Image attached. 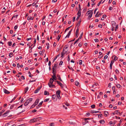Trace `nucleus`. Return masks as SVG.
<instances>
[{"label": "nucleus", "mask_w": 126, "mask_h": 126, "mask_svg": "<svg viewBox=\"0 0 126 126\" xmlns=\"http://www.w3.org/2000/svg\"><path fill=\"white\" fill-rule=\"evenodd\" d=\"M5 111V110H3L0 112V116L1 115V114Z\"/></svg>", "instance_id": "obj_35"}, {"label": "nucleus", "mask_w": 126, "mask_h": 126, "mask_svg": "<svg viewBox=\"0 0 126 126\" xmlns=\"http://www.w3.org/2000/svg\"><path fill=\"white\" fill-rule=\"evenodd\" d=\"M92 12V13H93V10L88 11L87 12H88V14H91Z\"/></svg>", "instance_id": "obj_29"}, {"label": "nucleus", "mask_w": 126, "mask_h": 126, "mask_svg": "<svg viewBox=\"0 0 126 126\" xmlns=\"http://www.w3.org/2000/svg\"><path fill=\"white\" fill-rule=\"evenodd\" d=\"M34 17H31V16L30 17L28 16L27 17V20H30L31 19L33 20V19Z\"/></svg>", "instance_id": "obj_15"}, {"label": "nucleus", "mask_w": 126, "mask_h": 126, "mask_svg": "<svg viewBox=\"0 0 126 126\" xmlns=\"http://www.w3.org/2000/svg\"><path fill=\"white\" fill-rule=\"evenodd\" d=\"M82 61L81 60L79 61V64L80 65H81L82 64Z\"/></svg>", "instance_id": "obj_54"}, {"label": "nucleus", "mask_w": 126, "mask_h": 126, "mask_svg": "<svg viewBox=\"0 0 126 126\" xmlns=\"http://www.w3.org/2000/svg\"><path fill=\"white\" fill-rule=\"evenodd\" d=\"M32 100V98H30L28 99L26 101L28 102V103H29L31 102Z\"/></svg>", "instance_id": "obj_11"}, {"label": "nucleus", "mask_w": 126, "mask_h": 126, "mask_svg": "<svg viewBox=\"0 0 126 126\" xmlns=\"http://www.w3.org/2000/svg\"><path fill=\"white\" fill-rule=\"evenodd\" d=\"M61 91L60 90H58L56 92V95L57 97H58V99H60L61 98V97L60 95V94Z\"/></svg>", "instance_id": "obj_1"}, {"label": "nucleus", "mask_w": 126, "mask_h": 126, "mask_svg": "<svg viewBox=\"0 0 126 126\" xmlns=\"http://www.w3.org/2000/svg\"><path fill=\"white\" fill-rule=\"evenodd\" d=\"M83 34V32H82V33H81V34H80V37H79V38L78 39H81V37L82 36Z\"/></svg>", "instance_id": "obj_33"}, {"label": "nucleus", "mask_w": 126, "mask_h": 126, "mask_svg": "<svg viewBox=\"0 0 126 126\" xmlns=\"http://www.w3.org/2000/svg\"><path fill=\"white\" fill-rule=\"evenodd\" d=\"M79 39H78L77 40H76L74 42V45L75 44H76L79 40Z\"/></svg>", "instance_id": "obj_46"}, {"label": "nucleus", "mask_w": 126, "mask_h": 126, "mask_svg": "<svg viewBox=\"0 0 126 126\" xmlns=\"http://www.w3.org/2000/svg\"><path fill=\"white\" fill-rule=\"evenodd\" d=\"M54 81V80L52 79V78H50L49 82L48 83V84H52L53 83Z\"/></svg>", "instance_id": "obj_5"}, {"label": "nucleus", "mask_w": 126, "mask_h": 126, "mask_svg": "<svg viewBox=\"0 0 126 126\" xmlns=\"http://www.w3.org/2000/svg\"><path fill=\"white\" fill-rule=\"evenodd\" d=\"M35 46V45L34 44H32V45L30 48L31 49H32L33 48V47Z\"/></svg>", "instance_id": "obj_39"}, {"label": "nucleus", "mask_w": 126, "mask_h": 126, "mask_svg": "<svg viewBox=\"0 0 126 126\" xmlns=\"http://www.w3.org/2000/svg\"><path fill=\"white\" fill-rule=\"evenodd\" d=\"M71 34V33H70V32H68V34H67V35H66V37H65V38L66 37H67L68 38L70 35Z\"/></svg>", "instance_id": "obj_26"}, {"label": "nucleus", "mask_w": 126, "mask_h": 126, "mask_svg": "<svg viewBox=\"0 0 126 126\" xmlns=\"http://www.w3.org/2000/svg\"><path fill=\"white\" fill-rule=\"evenodd\" d=\"M49 126H54V123H52L50 124Z\"/></svg>", "instance_id": "obj_43"}, {"label": "nucleus", "mask_w": 126, "mask_h": 126, "mask_svg": "<svg viewBox=\"0 0 126 126\" xmlns=\"http://www.w3.org/2000/svg\"><path fill=\"white\" fill-rule=\"evenodd\" d=\"M52 77L53 78L52 79H53V80H56V76H52Z\"/></svg>", "instance_id": "obj_41"}, {"label": "nucleus", "mask_w": 126, "mask_h": 126, "mask_svg": "<svg viewBox=\"0 0 126 126\" xmlns=\"http://www.w3.org/2000/svg\"><path fill=\"white\" fill-rule=\"evenodd\" d=\"M49 98H47V99L44 100V102H46L48 101H49Z\"/></svg>", "instance_id": "obj_45"}, {"label": "nucleus", "mask_w": 126, "mask_h": 126, "mask_svg": "<svg viewBox=\"0 0 126 126\" xmlns=\"http://www.w3.org/2000/svg\"><path fill=\"white\" fill-rule=\"evenodd\" d=\"M122 121H121V120L119 121V123L117 125V126H120V125L122 123Z\"/></svg>", "instance_id": "obj_34"}, {"label": "nucleus", "mask_w": 126, "mask_h": 126, "mask_svg": "<svg viewBox=\"0 0 126 126\" xmlns=\"http://www.w3.org/2000/svg\"><path fill=\"white\" fill-rule=\"evenodd\" d=\"M56 82H57L58 84H59L60 86L62 88H63V86L62 84L59 81H57Z\"/></svg>", "instance_id": "obj_4"}, {"label": "nucleus", "mask_w": 126, "mask_h": 126, "mask_svg": "<svg viewBox=\"0 0 126 126\" xmlns=\"http://www.w3.org/2000/svg\"><path fill=\"white\" fill-rule=\"evenodd\" d=\"M61 37V35L59 34L58 35L57 37V39L58 40V41L60 39V37Z\"/></svg>", "instance_id": "obj_31"}, {"label": "nucleus", "mask_w": 126, "mask_h": 126, "mask_svg": "<svg viewBox=\"0 0 126 126\" xmlns=\"http://www.w3.org/2000/svg\"><path fill=\"white\" fill-rule=\"evenodd\" d=\"M63 63V62L62 61H61L60 62V63H59V65H61Z\"/></svg>", "instance_id": "obj_60"}, {"label": "nucleus", "mask_w": 126, "mask_h": 126, "mask_svg": "<svg viewBox=\"0 0 126 126\" xmlns=\"http://www.w3.org/2000/svg\"><path fill=\"white\" fill-rule=\"evenodd\" d=\"M79 84V83L78 81H76L75 82V85L76 86H78Z\"/></svg>", "instance_id": "obj_44"}, {"label": "nucleus", "mask_w": 126, "mask_h": 126, "mask_svg": "<svg viewBox=\"0 0 126 126\" xmlns=\"http://www.w3.org/2000/svg\"><path fill=\"white\" fill-rule=\"evenodd\" d=\"M111 23H112V26L113 25H115V24H116L115 22V21H112L111 22Z\"/></svg>", "instance_id": "obj_57"}, {"label": "nucleus", "mask_w": 126, "mask_h": 126, "mask_svg": "<svg viewBox=\"0 0 126 126\" xmlns=\"http://www.w3.org/2000/svg\"><path fill=\"white\" fill-rule=\"evenodd\" d=\"M95 42H98V39L96 38L94 39Z\"/></svg>", "instance_id": "obj_51"}, {"label": "nucleus", "mask_w": 126, "mask_h": 126, "mask_svg": "<svg viewBox=\"0 0 126 126\" xmlns=\"http://www.w3.org/2000/svg\"><path fill=\"white\" fill-rule=\"evenodd\" d=\"M82 43L81 42L79 43V47H81L82 46Z\"/></svg>", "instance_id": "obj_50"}, {"label": "nucleus", "mask_w": 126, "mask_h": 126, "mask_svg": "<svg viewBox=\"0 0 126 126\" xmlns=\"http://www.w3.org/2000/svg\"><path fill=\"white\" fill-rule=\"evenodd\" d=\"M21 78L23 80H24L25 79L24 76H21Z\"/></svg>", "instance_id": "obj_63"}, {"label": "nucleus", "mask_w": 126, "mask_h": 126, "mask_svg": "<svg viewBox=\"0 0 126 126\" xmlns=\"http://www.w3.org/2000/svg\"><path fill=\"white\" fill-rule=\"evenodd\" d=\"M29 103H28V102L26 101V102L24 103V106H26Z\"/></svg>", "instance_id": "obj_47"}, {"label": "nucleus", "mask_w": 126, "mask_h": 126, "mask_svg": "<svg viewBox=\"0 0 126 126\" xmlns=\"http://www.w3.org/2000/svg\"><path fill=\"white\" fill-rule=\"evenodd\" d=\"M14 104L11 105L10 106V109H12L14 107Z\"/></svg>", "instance_id": "obj_61"}, {"label": "nucleus", "mask_w": 126, "mask_h": 126, "mask_svg": "<svg viewBox=\"0 0 126 126\" xmlns=\"http://www.w3.org/2000/svg\"><path fill=\"white\" fill-rule=\"evenodd\" d=\"M41 88H40L39 87L34 92V93H37L41 89Z\"/></svg>", "instance_id": "obj_10"}, {"label": "nucleus", "mask_w": 126, "mask_h": 126, "mask_svg": "<svg viewBox=\"0 0 126 126\" xmlns=\"http://www.w3.org/2000/svg\"><path fill=\"white\" fill-rule=\"evenodd\" d=\"M58 64H55L54 65L52 68H54L56 70L57 67V66Z\"/></svg>", "instance_id": "obj_24"}, {"label": "nucleus", "mask_w": 126, "mask_h": 126, "mask_svg": "<svg viewBox=\"0 0 126 126\" xmlns=\"http://www.w3.org/2000/svg\"><path fill=\"white\" fill-rule=\"evenodd\" d=\"M90 119L89 118H84V120L85 121H86L87 120H90Z\"/></svg>", "instance_id": "obj_59"}, {"label": "nucleus", "mask_w": 126, "mask_h": 126, "mask_svg": "<svg viewBox=\"0 0 126 126\" xmlns=\"http://www.w3.org/2000/svg\"><path fill=\"white\" fill-rule=\"evenodd\" d=\"M36 106L33 104V105H32L31 107H30V109H32L34 107Z\"/></svg>", "instance_id": "obj_48"}, {"label": "nucleus", "mask_w": 126, "mask_h": 126, "mask_svg": "<svg viewBox=\"0 0 126 126\" xmlns=\"http://www.w3.org/2000/svg\"><path fill=\"white\" fill-rule=\"evenodd\" d=\"M99 122L101 124H103L105 123V121L103 120H100V121Z\"/></svg>", "instance_id": "obj_23"}, {"label": "nucleus", "mask_w": 126, "mask_h": 126, "mask_svg": "<svg viewBox=\"0 0 126 126\" xmlns=\"http://www.w3.org/2000/svg\"><path fill=\"white\" fill-rule=\"evenodd\" d=\"M4 93L6 94H8L10 93V92L8 91L7 90L5 89H4Z\"/></svg>", "instance_id": "obj_8"}, {"label": "nucleus", "mask_w": 126, "mask_h": 126, "mask_svg": "<svg viewBox=\"0 0 126 126\" xmlns=\"http://www.w3.org/2000/svg\"><path fill=\"white\" fill-rule=\"evenodd\" d=\"M28 88H29L28 87H27L25 88L24 91L25 94H26L28 90Z\"/></svg>", "instance_id": "obj_17"}, {"label": "nucleus", "mask_w": 126, "mask_h": 126, "mask_svg": "<svg viewBox=\"0 0 126 126\" xmlns=\"http://www.w3.org/2000/svg\"><path fill=\"white\" fill-rule=\"evenodd\" d=\"M44 94L45 95H49V93L46 91H45L44 92Z\"/></svg>", "instance_id": "obj_14"}, {"label": "nucleus", "mask_w": 126, "mask_h": 126, "mask_svg": "<svg viewBox=\"0 0 126 126\" xmlns=\"http://www.w3.org/2000/svg\"><path fill=\"white\" fill-rule=\"evenodd\" d=\"M102 1V0H100L99 2L98 3V4H97V5L98 6H99V5H100V4L101 3V2Z\"/></svg>", "instance_id": "obj_49"}, {"label": "nucleus", "mask_w": 126, "mask_h": 126, "mask_svg": "<svg viewBox=\"0 0 126 126\" xmlns=\"http://www.w3.org/2000/svg\"><path fill=\"white\" fill-rule=\"evenodd\" d=\"M68 67L69 69H71L72 71H74V69H73L72 67H70V66H68Z\"/></svg>", "instance_id": "obj_40"}, {"label": "nucleus", "mask_w": 126, "mask_h": 126, "mask_svg": "<svg viewBox=\"0 0 126 126\" xmlns=\"http://www.w3.org/2000/svg\"><path fill=\"white\" fill-rule=\"evenodd\" d=\"M91 113H100V111H96L94 110H91Z\"/></svg>", "instance_id": "obj_16"}, {"label": "nucleus", "mask_w": 126, "mask_h": 126, "mask_svg": "<svg viewBox=\"0 0 126 126\" xmlns=\"http://www.w3.org/2000/svg\"><path fill=\"white\" fill-rule=\"evenodd\" d=\"M95 107V105L94 104L92 105L91 106V107L92 108H94Z\"/></svg>", "instance_id": "obj_58"}, {"label": "nucleus", "mask_w": 126, "mask_h": 126, "mask_svg": "<svg viewBox=\"0 0 126 126\" xmlns=\"http://www.w3.org/2000/svg\"><path fill=\"white\" fill-rule=\"evenodd\" d=\"M57 78H58V79L60 80V81H61L62 82H63V81L61 79V78L60 77V76L59 75L57 74Z\"/></svg>", "instance_id": "obj_9"}, {"label": "nucleus", "mask_w": 126, "mask_h": 126, "mask_svg": "<svg viewBox=\"0 0 126 126\" xmlns=\"http://www.w3.org/2000/svg\"><path fill=\"white\" fill-rule=\"evenodd\" d=\"M13 55V53L12 52L10 53L9 54V56L10 57H11Z\"/></svg>", "instance_id": "obj_30"}, {"label": "nucleus", "mask_w": 126, "mask_h": 126, "mask_svg": "<svg viewBox=\"0 0 126 126\" xmlns=\"http://www.w3.org/2000/svg\"><path fill=\"white\" fill-rule=\"evenodd\" d=\"M39 101V99H37L36 100L35 102L34 103V105L35 106H36L38 104V103Z\"/></svg>", "instance_id": "obj_7"}, {"label": "nucleus", "mask_w": 126, "mask_h": 126, "mask_svg": "<svg viewBox=\"0 0 126 126\" xmlns=\"http://www.w3.org/2000/svg\"><path fill=\"white\" fill-rule=\"evenodd\" d=\"M8 44L9 46H11L12 45V42L11 41L9 42H8Z\"/></svg>", "instance_id": "obj_32"}, {"label": "nucleus", "mask_w": 126, "mask_h": 126, "mask_svg": "<svg viewBox=\"0 0 126 126\" xmlns=\"http://www.w3.org/2000/svg\"><path fill=\"white\" fill-rule=\"evenodd\" d=\"M116 85L117 87L119 88H120L121 87V86L119 84H116Z\"/></svg>", "instance_id": "obj_27"}, {"label": "nucleus", "mask_w": 126, "mask_h": 126, "mask_svg": "<svg viewBox=\"0 0 126 126\" xmlns=\"http://www.w3.org/2000/svg\"><path fill=\"white\" fill-rule=\"evenodd\" d=\"M17 27H18V26L17 25H16L15 27H14V29L15 30H16L17 28Z\"/></svg>", "instance_id": "obj_64"}, {"label": "nucleus", "mask_w": 126, "mask_h": 126, "mask_svg": "<svg viewBox=\"0 0 126 126\" xmlns=\"http://www.w3.org/2000/svg\"><path fill=\"white\" fill-rule=\"evenodd\" d=\"M88 122H89L88 121H85V122H83L82 123V124H83V125H85V124H86V123H88Z\"/></svg>", "instance_id": "obj_53"}, {"label": "nucleus", "mask_w": 126, "mask_h": 126, "mask_svg": "<svg viewBox=\"0 0 126 126\" xmlns=\"http://www.w3.org/2000/svg\"><path fill=\"white\" fill-rule=\"evenodd\" d=\"M57 96L56 94H54L52 96V98L53 100L55 99L56 98H57Z\"/></svg>", "instance_id": "obj_13"}, {"label": "nucleus", "mask_w": 126, "mask_h": 126, "mask_svg": "<svg viewBox=\"0 0 126 126\" xmlns=\"http://www.w3.org/2000/svg\"><path fill=\"white\" fill-rule=\"evenodd\" d=\"M102 14H103V13H99V14L97 16H98V17H99L101 16L102 15Z\"/></svg>", "instance_id": "obj_56"}, {"label": "nucleus", "mask_w": 126, "mask_h": 126, "mask_svg": "<svg viewBox=\"0 0 126 126\" xmlns=\"http://www.w3.org/2000/svg\"><path fill=\"white\" fill-rule=\"evenodd\" d=\"M112 90L114 91H115V88L114 86H113L112 87Z\"/></svg>", "instance_id": "obj_55"}, {"label": "nucleus", "mask_w": 126, "mask_h": 126, "mask_svg": "<svg viewBox=\"0 0 126 126\" xmlns=\"http://www.w3.org/2000/svg\"><path fill=\"white\" fill-rule=\"evenodd\" d=\"M104 115H105V116H106V117L107 116V115L108 114V111H104Z\"/></svg>", "instance_id": "obj_20"}, {"label": "nucleus", "mask_w": 126, "mask_h": 126, "mask_svg": "<svg viewBox=\"0 0 126 126\" xmlns=\"http://www.w3.org/2000/svg\"><path fill=\"white\" fill-rule=\"evenodd\" d=\"M52 77L53 78L52 79H53V80H56V76H52Z\"/></svg>", "instance_id": "obj_42"}, {"label": "nucleus", "mask_w": 126, "mask_h": 126, "mask_svg": "<svg viewBox=\"0 0 126 126\" xmlns=\"http://www.w3.org/2000/svg\"><path fill=\"white\" fill-rule=\"evenodd\" d=\"M67 51L65 52L64 53H63V52H62L61 53V57L63 58L64 57V55L67 52Z\"/></svg>", "instance_id": "obj_12"}, {"label": "nucleus", "mask_w": 126, "mask_h": 126, "mask_svg": "<svg viewBox=\"0 0 126 126\" xmlns=\"http://www.w3.org/2000/svg\"><path fill=\"white\" fill-rule=\"evenodd\" d=\"M81 22V19H80L79 20V21H78V23H77V24L76 25V26H78V27L80 25Z\"/></svg>", "instance_id": "obj_18"}, {"label": "nucleus", "mask_w": 126, "mask_h": 126, "mask_svg": "<svg viewBox=\"0 0 126 126\" xmlns=\"http://www.w3.org/2000/svg\"><path fill=\"white\" fill-rule=\"evenodd\" d=\"M113 57H114V59H113V60H114V61H116L118 59V58H117V57L115 56V55H114L112 57V58H113Z\"/></svg>", "instance_id": "obj_19"}, {"label": "nucleus", "mask_w": 126, "mask_h": 126, "mask_svg": "<svg viewBox=\"0 0 126 126\" xmlns=\"http://www.w3.org/2000/svg\"><path fill=\"white\" fill-rule=\"evenodd\" d=\"M79 31V28L78 27L77 28V29L76 30V34H78Z\"/></svg>", "instance_id": "obj_25"}, {"label": "nucleus", "mask_w": 126, "mask_h": 126, "mask_svg": "<svg viewBox=\"0 0 126 126\" xmlns=\"http://www.w3.org/2000/svg\"><path fill=\"white\" fill-rule=\"evenodd\" d=\"M114 62V61L113 60H112L111 61L110 66V68L111 70L112 69V66Z\"/></svg>", "instance_id": "obj_3"}, {"label": "nucleus", "mask_w": 126, "mask_h": 126, "mask_svg": "<svg viewBox=\"0 0 126 126\" xmlns=\"http://www.w3.org/2000/svg\"><path fill=\"white\" fill-rule=\"evenodd\" d=\"M43 103V101H42L38 105V106H39L40 107L42 105V104Z\"/></svg>", "instance_id": "obj_36"}, {"label": "nucleus", "mask_w": 126, "mask_h": 126, "mask_svg": "<svg viewBox=\"0 0 126 126\" xmlns=\"http://www.w3.org/2000/svg\"><path fill=\"white\" fill-rule=\"evenodd\" d=\"M17 97V96H16L11 101H10V103H12L13 101H14V100H15V99H16V98Z\"/></svg>", "instance_id": "obj_28"}, {"label": "nucleus", "mask_w": 126, "mask_h": 126, "mask_svg": "<svg viewBox=\"0 0 126 126\" xmlns=\"http://www.w3.org/2000/svg\"><path fill=\"white\" fill-rule=\"evenodd\" d=\"M10 112L9 110H8L6 111L3 114V115H5L7 113H8Z\"/></svg>", "instance_id": "obj_38"}, {"label": "nucleus", "mask_w": 126, "mask_h": 126, "mask_svg": "<svg viewBox=\"0 0 126 126\" xmlns=\"http://www.w3.org/2000/svg\"><path fill=\"white\" fill-rule=\"evenodd\" d=\"M115 72L117 74H118L119 73V71L118 69H116Z\"/></svg>", "instance_id": "obj_62"}, {"label": "nucleus", "mask_w": 126, "mask_h": 126, "mask_svg": "<svg viewBox=\"0 0 126 126\" xmlns=\"http://www.w3.org/2000/svg\"><path fill=\"white\" fill-rule=\"evenodd\" d=\"M77 15L78 16H80L81 15V11H80V10H79L77 14Z\"/></svg>", "instance_id": "obj_22"}, {"label": "nucleus", "mask_w": 126, "mask_h": 126, "mask_svg": "<svg viewBox=\"0 0 126 126\" xmlns=\"http://www.w3.org/2000/svg\"><path fill=\"white\" fill-rule=\"evenodd\" d=\"M93 12L92 13V12H91V14L90 15L88 16V18L90 19L92 17V15L93 14Z\"/></svg>", "instance_id": "obj_21"}, {"label": "nucleus", "mask_w": 126, "mask_h": 126, "mask_svg": "<svg viewBox=\"0 0 126 126\" xmlns=\"http://www.w3.org/2000/svg\"><path fill=\"white\" fill-rule=\"evenodd\" d=\"M96 115H98V118H99V116L100 117H102V114H97Z\"/></svg>", "instance_id": "obj_37"}, {"label": "nucleus", "mask_w": 126, "mask_h": 126, "mask_svg": "<svg viewBox=\"0 0 126 126\" xmlns=\"http://www.w3.org/2000/svg\"><path fill=\"white\" fill-rule=\"evenodd\" d=\"M119 112V110H115L114 111L115 113L117 114H118V113Z\"/></svg>", "instance_id": "obj_52"}, {"label": "nucleus", "mask_w": 126, "mask_h": 126, "mask_svg": "<svg viewBox=\"0 0 126 126\" xmlns=\"http://www.w3.org/2000/svg\"><path fill=\"white\" fill-rule=\"evenodd\" d=\"M38 120L37 118H34L31 120L29 121L30 123H33L37 121Z\"/></svg>", "instance_id": "obj_2"}, {"label": "nucleus", "mask_w": 126, "mask_h": 126, "mask_svg": "<svg viewBox=\"0 0 126 126\" xmlns=\"http://www.w3.org/2000/svg\"><path fill=\"white\" fill-rule=\"evenodd\" d=\"M48 85H49V87L51 88H52L53 87L55 88L56 87L54 85L52 84H48Z\"/></svg>", "instance_id": "obj_6"}]
</instances>
